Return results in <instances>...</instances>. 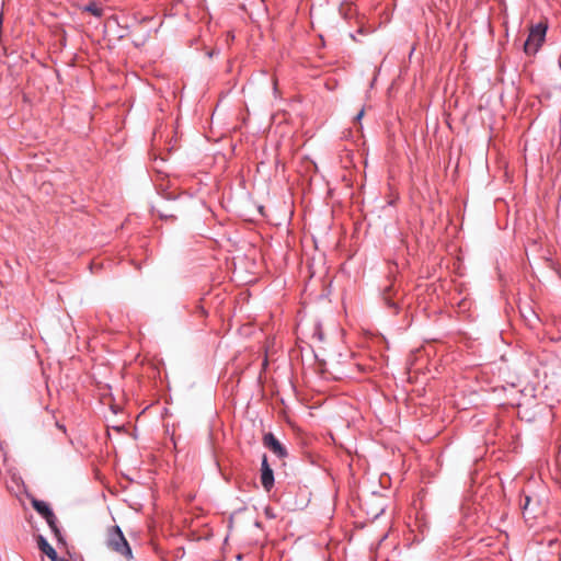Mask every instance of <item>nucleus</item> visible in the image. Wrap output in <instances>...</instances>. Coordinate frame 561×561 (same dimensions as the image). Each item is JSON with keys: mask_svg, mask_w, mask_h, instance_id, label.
<instances>
[{"mask_svg": "<svg viewBox=\"0 0 561 561\" xmlns=\"http://www.w3.org/2000/svg\"><path fill=\"white\" fill-rule=\"evenodd\" d=\"M106 546L108 549L121 554L126 560L133 559L131 548L119 526L115 525L107 529Z\"/></svg>", "mask_w": 561, "mask_h": 561, "instance_id": "f257e3e1", "label": "nucleus"}, {"mask_svg": "<svg viewBox=\"0 0 561 561\" xmlns=\"http://www.w3.org/2000/svg\"><path fill=\"white\" fill-rule=\"evenodd\" d=\"M547 30L548 24L546 22H539L530 26L528 37L524 44V51L527 55H535L540 49L546 39Z\"/></svg>", "mask_w": 561, "mask_h": 561, "instance_id": "f03ea898", "label": "nucleus"}, {"mask_svg": "<svg viewBox=\"0 0 561 561\" xmlns=\"http://www.w3.org/2000/svg\"><path fill=\"white\" fill-rule=\"evenodd\" d=\"M263 445L280 459L287 456L286 448L282 445V443L275 437L273 433H267L264 435Z\"/></svg>", "mask_w": 561, "mask_h": 561, "instance_id": "7ed1b4c3", "label": "nucleus"}, {"mask_svg": "<svg viewBox=\"0 0 561 561\" xmlns=\"http://www.w3.org/2000/svg\"><path fill=\"white\" fill-rule=\"evenodd\" d=\"M261 483L266 491H270L274 486V473L267 462L266 455L263 456L261 465Z\"/></svg>", "mask_w": 561, "mask_h": 561, "instance_id": "20e7f679", "label": "nucleus"}, {"mask_svg": "<svg viewBox=\"0 0 561 561\" xmlns=\"http://www.w3.org/2000/svg\"><path fill=\"white\" fill-rule=\"evenodd\" d=\"M38 549L45 553L51 561H66L59 560L56 550L48 543V541L39 535L37 538Z\"/></svg>", "mask_w": 561, "mask_h": 561, "instance_id": "39448f33", "label": "nucleus"}, {"mask_svg": "<svg viewBox=\"0 0 561 561\" xmlns=\"http://www.w3.org/2000/svg\"><path fill=\"white\" fill-rule=\"evenodd\" d=\"M32 505L34 507V510L41 515L43 516L44 518L46 516H49L51 517L53 516V511L50 510L49 505L44 502V501H41V500H33L32 501Z\"/></svg>", "mask_w": 561, "mask_h": 561, "instance_id": "423d86ee", "label": "nucleus"}, {"mask_svg": "<svg viewBox=\"0 0 561 561\" xmlns=\"http://www.w3.org/2000/svg\"><path fill=\"white\" fill-rule=\"evenodd\" d=\"M45 520L48 524V526L51 529V531L54 533L55 538L57 539V541L61 542V543H65V539H64V537L61 535V531H60V529H59V527L57 525V517H56V515L53 513V516L51 517L46 516Z\"/></svg>", "mask_w": 561, "mask_h": 561, "instance_id": "0eeeda50", "label": "nucleus"}, {"mask_svg": "<svg viewBox=\"0 0 561 561\" xmlns=\"http://www.w3.org/2000/svg\"><path fill=\"white\" fill-rule=\"evenodd\" d=\"M392 290H393V285H389L385 288L383 290V300L386 302V305L393 310V313H398L399 311V306L398 304L393 300V297H392Z\"/></svg>", "mask_w": 561, "mask_h": 561, "instance_id": "6e6552de", "label": "nucleus"}, {"mask_svg": "<svg viewBox=\"0 0 561 561\" xmlns=\"http://www.w3.org/2000/svg\"><path fill=\"white\" fill-rule=\"evenodd\" d=\"M314 339H317L318 341L322 342L324 340V335H323V331H322V327L320 323H317L314 325V331H313V335H312Z\"/></svg>", "mask_w": 561, "mask_h": 561, "instance_id": "1a4fd4ad", "label": "nucleus"}, {"mask_svg": "<svg viewBox=\"0 0 561 561\" xmlns=\"http://www.w3.org/2000/svg\"><path fill=\"white\" fill-rule=\"evenodd\" d=\"M87 10H88V11H90V12H92L94 15H100V14H101L99 9L93 8V7H91V5H89V7L87 8Z\"/></svg>", "mask_w": 561, "mask_h": 561, "instance_id": "9d476101", "label": "nucleus"}, {"mask_svg": "<svg viewBox=\"0 0 561 561\" xmlns=\"http://www.w3.org/2000/svg\"><path fill=\"white\" fill-rule=\"evenodd\" d=\"M363 116H364V110H360L359 113L356 115L355 121L359 122Z\"/></svg>", "mask_w": 561, "mask_h": 561, "instance_id": "9b49d317", "label": "nucleus"}, {"mask_svg": "<svg viewBox=\"0 0 561 561\" xmlns=\"http://www.w3.org/2000/svg\"><path fill=\"white\" fill-rule=\"evenodd\" d=\"M529 502H530V497H529V496H526V497H525V504H524V506H523V508H524V510H526V508H527V506H528Z\"/></svg>", "mask_w": 561, "mask_h": 561, "instance_id": "f8f14e48", "label": "nucleus"}, {"mask_svg": "<svg viewBox=\"0 0 561 561\" xmlns=\"http://www.w3.org/2000/svg\"><path fill=\"white\" fill-rule=\"evenodd\" d=\"M56 425H57V427H58L59 430H61L62 432H66V427H65V425L59 424V423H57Z\"/></svg>", "mask_w": 561, "mask_h": 561, "instance_id": "ddd939ff", "label": "nucleus"}, {"mask_svg": "<svg viewBox=\"0 0 561 561\" xmlns=\"http://www.w3.org/2000/svg\"><path fill=\"white\" fill-rule=\"evenodd\" d=\"M273 84H274V90H276V87H277L276 80L273 81Z\"/></svg>", "mask_w": 561, "mask_h": 561, "instance_id": "4468645a", "label": "nucleus"}, {"mask_svg": "<svg viewBox=\"0 0 561 561\" xmlns=\"http://www.w3.org/2000/svg\"><path fill=\"white\" fill-rule=\"evenodd\" d=\"M559 340H561V336L559 337Z\"/></svg>", "mask_w": 561, "mask_h": 561, "instance_id": "2eb2a0df", "label": "nucleus"}]
</instances>
